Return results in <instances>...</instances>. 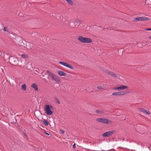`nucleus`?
<instances>
[{"mask_svg": "<svg viewBox=\"0 0 151 151\" xmlns=\"http://www.w3.org/2000/svg\"><path fill=\"white\" fill-rule=\"evenodd\" d=\"M78 40L80 42L82 43H90L92 42V40L90 38L88 37H84L82 36H79Z\"/></svg>", "mask_w": 151, "mask_h": 151, "instance_id": "f257e3e1", "label": "nucleus"}, {"mask_svg": "<svg viewBox=\"0 0 151 151\" xmlns=\"http://www.w3.org/2000/svg\"><path fill=\"white\" fill-rule=\"evenodd\" d=\"M52 107L51 105H46L45 106V112L48 115H51L52 114L51 110L52 109Z\"/></svg>", "mask_w": 151, "mask_h": 151, "instance_id": "f03ea898", "label": "nucleus"}, {"mask_svg": "<svg viewBox=\"0 0 151 151\" xmlns=\"http://www.w3.org/2000/svg\"><path fill=\"white\" fill-rule=\"evenodd\" d=\"M9 62L12 65H16L18 63V59L17 58L11 56L9 58Z\"/></svg>", "mask_w": 151, "mask_h": 151, "instance_id": "7ed1b4c3", "label": "nucleus"}, {"mask_svg": "<svg viewBox=\"0 0 151 151\" xmlns=\"http://www.w3.org/2000/svg\"><path fill=\"white\" fill-rule=\"evenodd\" d=\"M96 121L98 122L105 124H108V123L110 121V120L104 118H98L96 119Z\"/></svg>", "mask_w": 151, "mask_h": 151, "instance_id": "20e7f679", "label": "nucleus"}, {"mask_svg": "<svg viewBox=\"0 0 151 151\" xmlns=\"http://www.w3.org/2000/svg\"><path fill=\"white\" fill-rule=\"evenodd\" d=\"M129 92L128 91L117 92L112 93V95L115 96H122L126 95Z\"/></svg>", "mask_w": 151, "mask_h": 151, "instance_id": "39448f33", "label": "nucleus"}, {"mask_svg": "<svg viewBox=\"0 0 151 151\" xmlns=\"http://www.w3.org/2000/svg\"><path fill=\"white\" fill-rule=\"evenodd\" d=\"M103 70L106 74L109 75L113 77L116 78L117 77V75L113 72L109 71L104 69H103Z\"/></svg>", "mask_w": 151, "mask_h": 151, "instance_id": "423d86ee", "label": "nucleus"}, {"mask_svg": "<svg viewBox=\"0 0 151 151\" xmlns=\"http://www.w3.org/2000/svg\"><path fill=\"white\" fill-rule=\"evenodd\" d=\"M150 20L148 18L145 17H137L134 18V21H145Z\"/></svg>", "mask_w": 151, "mask_h": 151, "instance_id": "0eeeda50", "label": "nucleus"}, {"mask_svg": "<svg viewBox=\"0 0 151 151\" xmlns=\"http://www.w3.org/2000/svg\"><path fill=\"white\" fill-rule=\"evenodd\" d=\"M114 132L115 131L114 130L106 132L103 134L102 136L104 137H109L111 136Z\"/></svg>", "mask_w": 151, "mask_h": 151, "instance_id": "6e6552de", "label": "nucleus"}, {"mask_svg": "<svg viewBox=\"0 0 151 151\" xmlns=\"http://www.w3.org/2000/svg\"><path fill=\"white\" fill-rule=\"evenodd\" d=\"M59 63L67 67L72 70L73 69V68L71 65L67 63L63 62H59Z\"/></svg>", "mask_w": 151, "mask_h": 151, "instance_id": "1a4fd4ad", "label": "nucleus"}, {"mask_svg": "<svg viewBox=\"0 0 151 151\" xmlns=\"http://www.w3.org/2000/svg\"><path fill=\"white\" fill-rule=\"evenodd\" d=\"M127 88V87L125 85H122L120 86H119L118 87H116L114 88L113 89L117 90L118 91H120L126 88Z\"/></svg>", "mask_w": 151, "mask_h": 151, "instance_id": "9d476101", "label": "nucleus"}, {"mask_svg": "<svg viewBox=\"0 0 151 151\" xmlns=\"http://www.w3.org/2000/svg\"><path fill=\"white\" fill-rule=\"evenodd\" d=\"M26 46L28 49H31L32 48L33 44L32 43L28 42L26 44Z\"/></svg>", "mask_w": 151, "mask_h": 151, "instance_id": "9b49d317", "label": "nucleus"}, {"mask_svg": "<svg viewBox=\"0 0 151 151\" xmlns=\"http://www.w3.org/2000/svg\"><path fill=\"white\" fill-rule=\"evenodd\" d=\"M140 111L143 112L144 113L147 114H150V111H147L145 109L143 108L140 109Z\"/></svg>", "mask_w": 151, "mask_h": 151, "instance_id": "f8f14e48", "label": "nucleus"}, {"mask_svg": "<svg viewBox=\"0 0 151 151\" xmlns=\"http://www.w3.org/2000/svg\"><path fill=\"white\" fill-rule=\"evenodd\" d=\"M58 74L60 76H65L66 74V73L62 71H58Z\"/></svg>", "mask_w": 151, "mask_h": 151, "instance_id": "ddd939ff", "label": "nucleus"}, {"mask_svg": "<svg viewBox=\"0 0 151 151\" xmlns=\"http://www.w3.org/2000/svg\"><path fill=\"white\" fill-rule=\"evenodd\" d=\"M75 23L76 27H78L80 24V21L79 19H76L75 20Z\"/></svg>", "mask_w": 151, "mask_h": 151, "instance_id": "4468645a", "label": "nucleus"}, {"mask_svg": "<svg viewBox=\"0 0 151 151\" xmlns=\"http://www.w3.org/2000/svg\"><path fill=\"white\" fill-rule=\"evenodd\" d=\"M31 87L33 88L35 90L38 91V88L37 85L35 83H34L31 85Z\"/></svg>", "mask_w": 151, "mask_h": 151, "instance_id": "2eb2a0df", "label": "nucleus"}, {"mask_svg": "<svg viewBox=\"0 0 151 151\" xmlns=\"http://www.w3.org/2000/svg\"><path fill=\"white\" fill-rule=\"evenodd\" d=\"M52 79L56 82H60V79L58 77L55 76L52 78Z\"/></svg>", "mask_w": 151, "mask_h": 151, "instance_id": "dca6fc26", "label": "nucleus"}, {"mask_svg": "<svg viewBox=\"0 0 151 151\" xmlns=\"http://www.w3.org/2000/svg\"><path fill=\"white\" fill-rule=\"evenodd\" d=\"M31 36L32 37H37L38 36V33L36 32H33L32 33Z\"/></svg>", "mask_w": 151, "mask_h": 151, "instance_id": "f3484780", "label": "nucleus"}, {"mask_svg": "<svg viewBox=\"0 0 151 151\" xmlns=\"http://www.w3.org/2000/svg\"><path fill=\"white\" fill-rule=\"evenodd\" d=\"M47 73H48V75L51 76L52 78L53 77L55 76V75L53 73H52L50 72L48 70L47 71Z\"/></svg>", "mask_w": 151, "mask_h": 151, "instance_id": "a211bd4d", "label": "nucleus"}, {"mask_svg": "<svg viewBox=\"0 0 151 151\" xmlns=\"http://www.w3.org/2000/svg\"><path fill=\"white\" fill-rule=\"evenodd\" d=\"M69 25L71 27H76V25H75V23L73 22H71L70 23Z\"/></svg>", "mask_w": 151, "mask_h": 151, "instance_id": "6ab92c4d", "label": "nucleus"}, {"mask_svg": "<svg viewBox=\"0 0 151 151\" xmlns=\"http://www.w3.org/2000/svg\"><path fill=\"white\" fill-rule=\"evenodd\" d=\"M54 99L55 101L58 104H60V101L57 97H54Z\"/></svg>", "mask_w": 151, "mask_h": 151, "instance_id": "aec40b11", "label": "nucleus"}, {"mask_svg": "<svg viewBox=\"0 0 151 151\" xmlns=\"http://www.w3.org/2000/svg\"><path fill=\"white\" fill-rule=\"evenodd\" d=\"M3 30L4 31H6L8 33H9V29L8 27H5Z\"/></svg>", "mask_w": 151, "mask_h": 151, "instance_id": "412c9836", "label": "nucleus"}, {"mask_svg": "<svg viewBox=\"0 0 151 151\" xmlns=\"http://www.w3.org/2000/svg\"><path fill=\"white\" fill-rule=\"evenodd\" d=\"M43 123L46 126H47L49 124L48 121L46 119H44L43 120Z\"/></svg>", "mask_w": 151, "mask_h": 151, "instance_id": "4be33fe9", "label": "nucleus"}, {"mask_svg": "<svg viewBox=\"0 0 151 151\" xmlns=\"http://www.w3.org/2000/svg\"><path fill=\"white\" fill-rule=\"evenodd\" d=\"M22 88L24 91H25L26 89V86L25 84H23L22 86Z\"/></svg>", "mask_w": 151, "mask_h": 151, "instance_id": "5701e85b", "label": "nucleus"}, {"mask_svg": "<svg viewBox=\"0 0 151 151\" xmlns=\"http://www.w3.org/2000/svg\"><path fill=\"white\" fill-rule=\"evenodd\" d=\"M70 5H72L73 2L72 0H65Z\"/></svg>", "mask_w": 151, "mask_h": 151, "instance_id": "b1692460", "label": "nucleus"}, {"mask_svg": "<svg viewBox=\"0 0 151 151\" xmlns=\"http://www.w3.org/2000/svg\"><path fill=\"white\" fill-rule=\"evenodd\" d=\"M96 112L97 113H99V114H101V113H103L102 111H101V110H96Z\"/></svg>", "mask_w": 151, "mask_h": 151, "instance_id": "393cba45", "label": "nucleus"}, {"mask_svg": "<svg viewBox=\"0 0 151 151\" xmlns=\"http://www.w3.org/2000/svg\"><path fill=\"white\" fill-rule=\"evenodd\" d=\"M27 55L25 54H22V57L23 58H25L27 57Z\"/></svg>", "mask_w": 151, "mask_h": 151, "instance_id": "a878e982", "label": "nucleus"}, {"mask_svg": "<svg viewBox=\"0 0 151 151\" xmlns=\"http://www.w3.org/2000/svg\"><path fill=\"white\" fill-rule=\"evenodd\" d=\"M60 132L61 133L63 134H64L65 133L64 131L63 130H62V129L60 130Z\"/></svg>", "mask_w": 151, "mask_h": 151, "instance_id": "bb28decb", "label": "nucleus"}, {"mask_svg": "<svg viewBox=\"0 0 151 151\" xmlns=\"http://www.w3.org/2000/svg\"><path fill=\"white\" fill-rule=\"evenodd\" d=\"M24 134V135L27 138L28 137V135L27 134H26V133L24 132L23 133Z\"/></svg>", "mask_w": 151, "mask_h": 151, "instance_id": "cd10ccee", "label": "nucleus"}, {"mask_svg": "<svg viewBox=\"0 0 151 151\" xmlns=\"http://www.w3.org/2000/svg\"><path fill=\"white\" fill-rule=\"evenodd\" d=\"M97 88L99 90H100L102 89V88L101 86H98L97 87Z\"/></svg>", "mask_w": 151, "mask_h": 151, "instance_id": "c85d7f7f", "label": "nucleus"}, {"mask_svg": "<svg viewBox=\"0 0 151 151\" xmlns=\"http://www.w3.org/2000/svg\"><path fill=\"white\" fill-rule=\"evenodd\" d=\"M145 30L147 31H151V28H146Z\"/></svg>", "mask_w": 151, "mask_h": 151, "instance_id": "c756f323", "label": "nucleus"}, {"mask_svg": "<svg viewBox=\"0 0 151 151\" xmlns=\"http://www.w3.org/2000/svg\"><path fill=\"white\" fill-rule=\"evenodd\" d=\"M73 148H74V149H75L76 148L75 144H74L73 145Z\"/></svg>", "mask_w": 151, "mask_h": 151, "instance_id": "7c9ffc66", "label": "nucleus"}, {"mask_svg": "<svg viewBox=\"0 0 151 151\" xmlns=\"http://www.w3.org/2000/svg\"><path fill=\"white\" fill-rule=\"evenodd\" d=\"M45 134H46V135H50V134L48 133H47V132H45Z\"/></svg>", "mask_w": 151, "mask_h": 151, "instance_id": "2f4dec72", "label": "nucleus"}, {"mask_svg": "<svg viewBox=\"0 0 151 151\" xmlns=\"http://www.w3.org/2000/svg\"><path fill=\"white\" fill-rule=\"evenodd\" d=\"M149 38L151 39V36L149 37Z\"/></svg>", "mask_w": 151, "mask_h": 151, "instance_id": "473e14b6", "label": "nucleus"}]
</instances>
